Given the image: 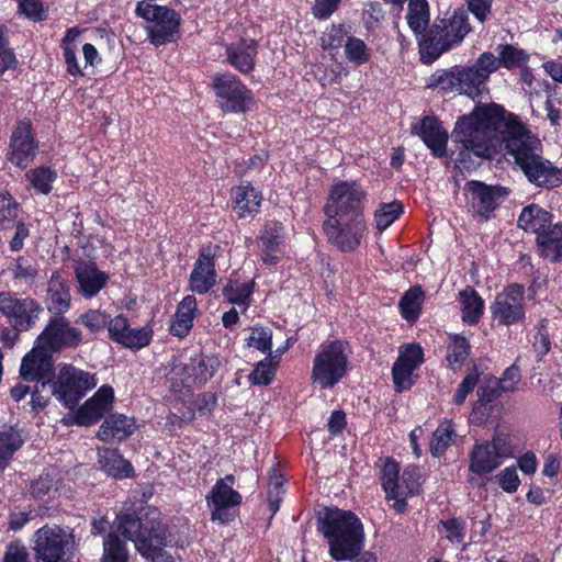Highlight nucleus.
Here are the masks:
<instances>
[{"mask_svg": "<svg viewBox=\"0 0 562 562\" xmlns=\"http://www.w3.org/2000/svg\"><path fill=\"white\" fill-rule=\"evenodd\" d=\"M452 138L463 146L460 162L471 153L483 158L507 150L535 186L554 188L562 182V170L541 156L540 139L516 115L497 104L476 106L459 119Z\"/></svg>", "mask_w": 562, "mask_h": 562, "instance_id": "obj_1", "label": "nucleus"}, {"mask_svg": "<svg viewBox=\"0 0 562 562\" xmlns=\"http://www.w3.org/2000/svg\"><path fill=\"white\" fill-rule=\"evenodd\" d=\"M318 529L326 538L328 553L335 561H351L364 548L363 525L351 512L326 509L319 518Z\"/></svg>", "mask_w": 562, "mask_h": 562, "instance_id": "obj_2", "label": "nucleus"}, {"mask_svg": "<svg viewBox=\"0 0 562 562\" xmlns=\"http://www.w3.org/2000/svg\"><path fill=\"white\" fill-rule=\"evenodd\" d=\"M470 32L468 16L463 12H452L437 19L430 30L419 40L420 60L432 64L447 50L459 46Z\"/></svg>", "mask_w": 562, "mask_h": 562, "instance_id": "obj_3", "label": "nucleus"}, {"mask_svg": "<svg viewBox=\"0 0 562 562\" xmlns=\"http://www.w3.org/2000/svg\"><path fill=\"white\" fill-rule=\"evenodd\" d=\"M135 13L148 22L145 31L153 45L159 46L178 40L182 19L173 9L143 0L137 2Z\"/></svg>", "mask_w": 562, "mask_h": 562, "instance_id": "obj_4", "label": "nucleus"}, {"mask_svg": "<svg viewBox=\"0 0 562 562\" xmlns=\"http://www.w3.org/2000/svg\"><path fill=\"white\" fill-rule=\"evenodd\" d=\"M348 356L340 340L323 344L313 359L312 383L322 389L334 387L347 373Z\"/></svg>", "mask_w": 562, "mask_h": 562, "instance_id": "obj_5", "label": "nucleus"}, {"mask_svg": "<svg viewBox=\"0 0 562 562\" xmlns=\"http://www.w3.org/2000/svg\"><path fill=\"white\" fill-rule=\"evenodd\" d=\"M97 384L98 379L94 373L86 372L71 364H64L59 368L56 381L52 385V393L63 405L72 408Z\"/></svg>", "mask_w": 562, "mask_h": 562, "instance_id": "obj_6", "label": "nucleus"}, {"mask_svg": "<svg viewBox=\"0 0 562 562\" xmlns=\"http://www.w3.org/2000/svg\"><path fill=\"white\" fill-rule=\"evenodd\" d=\"M216 102L222 111L244 113L250 110L254 98L251 91L234 75L222 74L213 77Z\"/></svg>", "mask_w": 562, "mask_h": 562, "instance_id": "obj_7", "label": "nucleus"}, {"mask_svg": "<svg viewBox=\"0 0 562 562\" xmlns=\"http://www.w3.org/2000/svg\"><path fill=\"white\" fill-rule=\"evenodd\" d=\"M512 454L509 438L505 434H496L492 441H481L473 446L470 453V471L486 474L497 469L503 460Z\"/></svg>", "mask_w": 562, "mask_h": 562, "instance_id": "obj_8", "label": "nucleus"}, {"mask_svg": "<svg viewBox=\"0 0 562 562\" xmlns=\"http://www.w3.org/2000/svg\"><path fill=\"white\" fill-rule=\"evenodd\" d=\"M493 321L509 326L521 322L525 317V289L519 284H510L499 292L491 305Z\"/></svg>", "mask_w": 562, "mask_h": 562, "instance_id": "obj_9", "label": "nucleus"}, {"mask_svg": "<svg viewBox=\"0 0 562 562\" xmlns=\"http://www.w3.org/2000/svg\"><path fill=\"white\" fill-rule=\"evenodd\" d=\"M493 72H495V61L490 52L481 54L471 66L456 67L458 93L469 97L481 94Z\"/></svg>", "mask_w": 562, "mask_h": 562, "instance_id": "obj_10", "label": "nucleus"}, {"mask_svg": "<svg viewBox=\"0 0 562 562\" xmlns=\"http://www.w3.org/2000/svg\"><path fill=\"white\" fill-rule=\"evenodd\" d=\"M234 484L235 476L228 474L220 479L206 495L213 521L225 524L233 519L232 508L239 506L243 499L239 492L233 488Z\"/></svg>", "mask_w": 562, "mask_h": 562, "instance_id": "obj_11", "label": "nucleus"}, {"mask_svg": "<svg viewBox=\"0 0 562 562\" xmlns=\"http://www.w3.org/2000/svg\"><path fill=\"white\" fill-rule=\"evenodd\" d=\"M363 189L356 182L342 181L333 186L325 206L329 218L360 215V205L364 199Z\"/></svg>", "mask_w": 562, "mask_h": 562, "instance_id": "obj_12", "label": "nucleus"}, {"mask_svg": "<svg viewBox=\"0 0 562 562\" xmlns=\"http://www.w3.org/2000/svg\"><path fill=\"white\" fill-rule=\"evenodd\" d=\"M328 239L342 251H351L360 245L366 225L361 215L333 217L324 223Z\"/></svg>", "mask_w": 562, "mask_h": 562, "instance_id": "obj_13", "label": "nucleus"}, {"mask_svg": "<svg viewBox=\"0 0 562 562\" xmlns=\"http://www.w3.org/2000/svg\"><path fill=\"white\" fill-rule=\"evenodd\" d=\"M71 543V536L64 529L43 527L35 533L36 558L43 562H61Z\"/></svg>", "mask_w": 562, "mask_h": 562, "instance_id": "obj_14", "label": "nucleus"}, {"mask_svg": "<svg viewBox=\"0 0 562 562\" xmlns=\"http://www.w3.org/2000/svg\"><path fill=\"white\" fill-rule=\"evenodd\" d=\"M114 390L110 385H102L80 406L72 416L66 418V424L90 426L99 422L113 407Z\"/></svg>", "mask_w": 562, "mask_h": 562, "instance_id": "obj_15", "label": "nucleus"}, {"mask_svg": "<svg viewBox=\"0 0 562 562\" xmlns=\"http://www.w3.org/2000/svg\"><path fill=\"white\" fill-rule=\"evenodd\" d=\"M464 190L472 210L483 218H487L509 194L505 187L488 186L481 181L468 182Z\"/></svg>", "mask_w": 562, "mask_h": 562, "instance_id": "obj_16", "label": "nucleus"}, {"mask_svg": "<svg viewBox=\"0 0 562 562\" xmlns=\"http://www.w3.org/2000/svg\"><path fill=\"white\" fill-rule=\"evenodd\" d=\"M80 341L81 331L70 326L65 317L52 319L36 339V342L50 353L77 346Z\"/></svg>", "mask_w": 562, "mask_h": 562, "instance_id": "obj_17", "label": "nucleus"}, {"mask_svg": "<svg viewBox=\"0 0 562 562\" xmlns=\"http://www.w3.org/2000/svg\"><path fill=\"white\" fill-rule=\"evenodd\" d=\"M41 311L42 308L33 299H20L10 292H0V313L14 326H30Z\"/></svg>", "mask_w": 562, "mask_h": 562, "instance_id": "obj_18", "label": "nucleus"}, {"mask_svg": "<svg viewBox=\"0 0 562 562\" xmlns=\"http://www.w3.org/2000/svg\"><path fill=\"white\" fill-rule=\"evenodd\" d=\"M37 151L29 121H21L12 133L9 160L19 168H26Z\"/></svg>", "mask_w": 562, "mask_h": 562, "instance_id": "obj_19", "label": "nucleus"}, {"mask_svg": "<svg viewBox=\"0 0 562 562\" xmlns=\"http://www.w3.org/2000/svg\"><path fill=\"white\" fill-rule=\"evenodd\" d=\"M216 249V246H207L201 250L189 279V289L193 293L205 294L215 285L217 274L214 256Z\"/></svg>", "mask_w": 562, "mask_h": 562, "instance_id": "obj_20", "label": "nucleus"}, {"mask_svg": "<svg viewBox=\"0 0 562 562\" xmlns=\"http://www.w3.org/2000/svg\"><path fill=\"white\" fill-rule=\"evenodd\" d=\"M117 530L128 540L135 543L136 550L146 558H153L160 555L161 552L157 548L158 541L157 535L146 536L142 531V522L138 518L131 515H122L117 517Z\"/></svg>", "mask_w": 562, "mask_h": 562, "instance_id": "obj_21", "label": "nucleus"}, {"mask_svg": "<svg viewBox=\"0 0 562 562\" xmlns=\"http://www.w3.org/2000/svg\"><path fill=\"white\" fill-rule=\"evenodd\" d=\"M50 352L35 342L33 349L22 359L20 374L26 382L41 383V387L45 389L47 382L44 380L52 371Z\"/></svg>", "mask_w": 562, "mask_h": 562, "instance_id": "obj_22", "label": "nucleus"}, {"mask_svg": "<svg viewBox=\"0 0 562 562\" xmlns=\"http://www.w3.org/2000/svg\"><path fill=\"white\" fill-rule=\"evenodd\" d=\"M218 367L220 360L216 357L201 355L190 359V363L182 368L176 367L173 372L178 375L182 371V383L188 386L191 383L202 385L215 374Z\"/></svg>", "mask_w": 562, "mask_h": 562, "instance_id": "obj_23", "label": "nucleus"}, {"mask_svg": "<svg viewBox=\"0 0 562 562\" xmlns=\"http://www.w3.org/2000/svg\"><path fill=\"white\" fill-rule=\"evenodd\" d=\"M422 484V473L417 467H408L394 483L393 491L385 492L387 499H394L393 507L397 513L406 508V497L417 494Z\"/></svg>", "mask_w": 562, "mask_h": 562, "instance_id": "obj_24", "label": "nucleus"}, {"mask_svg": "<svg viewBox=\"0 0 562 562\" xmlns=\"http://www.w3.org/2000/svg\"><path fill=\"white\" fill-rule=\"evenodd\" d=\"M231 199L233 211L239 218L255 216L262 202L261 193L249 183L233 188Z\"/></svg>", "mask_w": 562, "mask_h": 562, "instance_id": "obj_25", "label": "nucleus"}, {"mask_svg": "<svg viewBox=\"0 0 562 562\" xmlns=\"http://www.w3.org/2000/svg\"><path fill=\"white\" fill-rule=\"evenodd\" d=\"M284 235L283 226L274 221L267 222L260 235L262 255L265 265H276L282 256V240Z\"/></svg>", "mask_w": 562, "mask_h": 562, "instance_id": "obj_26", "label": "nucleus"}, {"mask_svg": "<svg viewBox=\"0 0 562 562\" xmlns=\"http://www.w3.org/2000/svg\"><path fill=\"white\" fill-rule=\"evenodd\" d=\"M80 293L86 297L95 296L108 283L109 276L99 270L94 262H80L76 267Z\"/></svg>", "mask_w": 562, "mask_h": 562, "instance_id": "obj_27", "label": "nucleus"}, {"mask_svg": "<svg viewBox=\"0 0 562 562\" xmlns=\"http://www.w3.org/2000/svg\"><path fill=\"white\" fill-rule=\"evenodd\" d=\"M417 134L435 156L446 155L448 133L436 117H424Z\"/></svg>", "mask_w": 562, "mask_h": 562, "instance_id": "obj_28", "label": "nucleus"}, {"mask_svg": "<svg viewBox=\"0 0 562 562\" xmlns=\"http://www.w3.org/2000/svg\"><path fill=\"white\" fill-rule=\"evenodd\" d=\"M257 43L254 40H243L227 47V60L240 72H249L255 65Z\"/></svg>", "mask_w": 562, "mask_h": 562, "instance_id": "obj_29", "label": "nucleus"}, {"mask_svg": "<svg viewBox=\"0 0 562 562\" xmlns=\"http://www.w3.org/2000/svg\"><path fill=\"white\" fill-rule=\"evenodd\" d=\"M552 224V215L539 205L530 204L522 209L517 225L526 232L540 236Z\"/></svg>", "mask_w": 562, "mask_h": 562, "instance_id": "obj_30", "label": "nucleus"}, {"mask_svg": "<svg viewBox=\"0 0 562 562\" xmlns=\"http://www.w3.org/2000/svg\"><path fill=\"white\" fill-rule=\"evenodd\" d=\"M461 319L463 324L476 325L484 313V301L475 290L467 288L459 292Z\"/></svg>", "mask_w": 562, "mask_h": 562, "instance_id": "obj_31", "label": "nucleus"}, {"mask_svg": "<svg viewBox=\"0 0 562 562\" xmlns=\"http://www.w3.org/2000/svg\"><path fill=\"white\" fill-rule=\"evenodd\" d=\"M48 310L54 313H64L70 306V293L66 281L58 272H54L47 288Z\"/></svg>", "mask_w": 562, "mask_h": 562, "instance_id": "obj_32", "label": "nucleus"}, {"mask_svg": "<svg viewBox=\"0 0 562 562\" xmlns=\"http://www.w3.org/2000/svg\"><path fill=\"white\" fill-rule=\"evenodd\" d=\"M536 240L544 258L554 262L562 260V224H551Z\"/></svg>", "mask_w": 562, "mask_h": 562, "instance_id": "obj_33", "label": "nucleus"}, {"mask_svg": "<svg viewBox=\"0 0 562 562\" xmlns=\"http://www.w3.org/2000/svg\"><path fill=\"white\" fill-rule=\"evenodd\" d=\"M196 312V300L193 295H187L179 303L170 331L177 337L186 336L192 325Z\"/></svg>", "mask_w": 562, "mask_h": 562, "instance_id": "obj_34", "label": "nucleus"}, {"mask_svg": "<svg viewBox=\"0 0 562 562\" xmlns=\"http://www.w3.org/2000/svg\"><path fill=\"white\" fill-rule=\"evenodd\" d=\"M134 430V422L122 414H113L101 424L98 430V438L109 441L112 438H125Z\"/></svg>", "mask_w": 562, "mask_h": 562, "instance_id": "obj_35", "label": "nucleus"}, {"mask_svg": "<svg viewBox=\"0 0 562 562\" xmlns=\"http://www.w3.org/2000/svg\"><path fill=\"white\" fill-rule=\"evenodd\" d=\"M102 469L114 477H130L134 474L132 464L116 451L109 448L98 450Z\"/></svg>", "mask_w": 562, "mask_h": 562, "instance_id": "obj_36", "label": "nucleus"}, {"mask_svg": "<svg viewBox=\"0 0 562 562\" xmlns=\"http://www.w3.org/2000/svg\"><path fill=\"white\" fill-rule=\"evenodd\" d=\"M406 20L409 29L418 40H422L429 24L428 2L426 0H411L407 8Z\"/></svg>", "mask_w": 562, "mask_h": 562, "instance_id": "obj_37", "label": "nucleus"}, {"mask_svg": "<svg viewBox=\"0 0 562 562\" xmlns=\"http://www.w3.org/2000/svg\"><path fill=\"white\" fill-rule=\"evenodd\" d=\"M496 52L498 54L497 57L492 53V58L495 61V71L499 67L506 69L521 67L528 61V55L522 49L510 44L498 45Z\"/></svg>", "mask_w": 562, "mask_h": 562, "instance_id": "obj_38", "label": "nucleus"}, {"mask_svg": "<svg viewBox=\"0 0 562 562\" xmlns=\"http://www.w3.org/2000/svg\"><path fill=\"white\" fill-rule=\"evenodd\" d=\"M23 441L20 430L13 427L0 431V471L4 469L12 454L21 448Z\"/></svg>", "mask_w": 562, "mask_h": 562, "instance_id": "obj_39", "label": "nucleus"}, {"mask_svg": "<svg viewBox=\"0 0 562 562\" xmlns=\"http://www.w3.org/2000/svg\"><path fill=\"white\" fill-rule=\"evenodd\" d=\"M456 436L454 425L451 420L442 422L434 431L429 450L434 457L441 456L447 448L451 445Z\"/></svg>", "mask_w": 562, "mask_h": 562, "instance_id": "obj_40", "label": "nucleus"}, {"mask_svg": "<svg viewBox=\"0 0 562 562\" xmlns=\"http://www.w3.org/2000/svg\"><path fill=\"white\" fill-rule=\"evenodd\" d=\"M344 54L349 63L361 66L371 59L372 50L361 38L349 36L345 43Z\"/></svg>", "mask_w": 562, "mask_h": 562, "instance_id": "obj_41", "label": "nucleus"}, {"mask_svg": "<svg viewBox=\"0 0 562 562\" xmlns=\"http://www.w3.org/2000/svg\"><path fill=\"white\" fill-rule=\"evenodd\" d=\"M423 301L424 292L420 288L414 286L406 291L400 302L403 317L408 322L416 321L419 316Z\"/></svg>", "mask_w": 562, "mask_h": 562, "instance_id": "obj_42", "label": "nucleus"}, {"mask_svg": "<svg viewBox=\"0 0 562 562\" xmlns=\"http://www.w3.org/2000/svg\"><path fill=\"white\" fill-rule=\"evenodd\" d=\"M13 279L20 285H32L38 274V270L33 260L19 257L14 260L10 268Z\"/></svg>", "mask_w": 562, "mask_h": 562, "instance_id": "obj_43", "label": "nucleus"}, {"mask_svg": "<svg viewBox=\"0 0 562 562\" xmlns=\"http://www.w3.org/2000/svg\"><path fill=\"white\" fill-rule=\"evenodd\" d=\"M128 555L124 542L115 535L109 533L103 539L101 562H127Z\"/></svg>", "mask_w": 562, "mask_h": 562, "instance_id": "obj_44", "label": "nucleus"}, {"mask_svg": "<svg viewBox=\"0 0 562 562\" xmlns=\"http://www.w3.org/2000/svg\"><path fill=\"white\" fill-rule=\"evenodd\" d=\"M456 67L436 70L426 82L427 88L441 92H458Z\"/></svg>", "mask_w": 562, "mask_h": 562, "instance_id": "obj_45", "label": "nucleus"}, {"mask_svg": "<svg viewBox=\"0 0 562 562\" xmlns=\"http://www.w3.org/2000/svg\"><path fill=\"white\" fill-rule=\"evenodd\" d=\"M470 344L464 336L450 335L447 360L452 367H460L470 353Z\"/></svg>", "mask_w": 562, "mask_h": 562, "instance_id": "obj_46", "label": "nucleus"}, {"mask_svg": "<svg viewBox=\"0 0 562 562\" xmlns=\"http://www.w3.org/2000/svg\"><path fill=\"white\" fill-rule=\"evenodd\" d=\"M56 177V172L46 167H38L26 173V178L32 187L43 194H48L52 191V184Z\"/></svg>", "mask_w": 562, "mask_h": 562, "instance_id": "obj_47", "label": "nucleus"}, {"mask_svg": "<svg viewBox=\"0 0 562 562\" xmlns=\"http://www.w3.org/2000/svg\"><path fill=\"white\" fill-rule=\"evenodd\" d=\"M251 293L252 282L238 283L229 281L223 290V295L229 303L244 305L245 307L248 305V300Z\"/></svg>", "mask_w": 562, "mask_h": 562, "instance_id": "obj_48", "label": "nucleus"}, {"mask_svg": "<svg viewBox=\"0 0 562 562\" xmlns=\"http://www.w3.org/2000/svg\"><path fill=\"white\" fill-rule=\"evenodd\" d=\"M277 367L278 360L265 359L259 361L252 372L249 374V381L254 385L270 384L274 378Z\"/></svg>", "mask_w": 562, "mask_h": 562, "instance_id": "obj_49", "label": "nucleus"}, {"mask_svg": "<svg viewBox=\"0 0 562 562\" xmlns=\"http://www.w3.org/2000/svg\"><path fill=\"white\" fill-rule=\"evenodd\" d=\"M347 37H349L344 25H331L321 36V46L325 50H334L345 47Z\"/></svg>", "mask_w": 562, "mask_h": 562, "instance_id": "obj_50", "label": "nucleus"}, {"mask_svg": "<svg viewBox=\"0 0 562 562\" xmlns=\"http://www.w3.org/2000/svg\"><path fill=\"white\" fill-rule=\"evenodd\" d=\"M19 205L13 198L3 191H0V225L8 229L11 223L18 218Z\"/></svg>", "mask_w": 562, "mask_h": 562, "instance_id": "obj_51", "label": "nucleus"}, {"mask_svg": "<svg viewBox=\"0 0 562 562\" xmlns=\"http://www.w3.org/2000/svg\"><path fill=\"white\" fill-rule=\"evenodd\" d=\"M247 347L259 350L260 352H269L272 348V331L267 327H252L247 339Z\"/></svg>", "mask_w": 562, "mask_h": 562, "instance_id": "obj_52", "label": "nucleus"}, {"mask_svg": "<svg viewBox=\"0 0 562 562\" xmlns=\"http://www.w3.org/2000/svg\"><path fill=\"white\" fill-rule=\"evenodd\" d=\"M401 213L402 206L400 203L392 202L382 204L374 213L376 227L380 231L386 229L395 222V220L400 216Z\"/></svg>", "mask_w": 562, "mask_h": 562, "instance_id": "obj_53", "label": "nucleus"}, {"mask_svg": "<svg viewBox=\"0 0 562 562\" xmlns=\"http://www.w3.org/2000/svg\"><path fill=\"white\" fill-rule=\"evenodd\" d=\"M18 60L13 49L9 46L8 30L0 25V72L3 74L9 69L16 67Z\"/></svg>", "mask_w": 562, "mask_h": 562, "instance_id": "obj_54", "label": "nucleus"}, {"mask_svg": "<svg viewBox=\"0 0 562 562\" xmlns=\"http://www.w3.org/2000/svg\"><path fill=\"white\" fill-rule=\"evenodd\" d=\"M151 339V330L146 327L127 328L121 345L131 349H140L147 346Z\"/></svg>", "mask_w": 562, "mask_h": 562, "instance_id": "obj_55", "label": "nucleus"}, {"mask_svg": "<svg viewBox=\"0 0 562 562\" xmlns=\"http://www.w3.org/2000/svg\"><path fill=\"white\" fill-rule=\"evenodd\" d=\"M284 492L285 490L283 477L273 471L272 474H270L268 483V502L272 513L278 512Z\"/></svg>", "mask_w": 562, "mask_h": 562, "instance_id": "obj_56", "label": "nucleus"}, {"mask_svg": "<svg viewBox=\"0 0 562 562\" xmlns=\"http://www.w3.org/2000/svg\"><path fill=\"white\" fill-rule=\"evenodd\" d=\"M92 333L104 329L109 323V315L100 310H90L82 314L78 321Z\"/></svg>", "mask_w": 562, "mask_h": 562, "instance_id": "obj_57", "label": "nucleus"}, {"mask_svg": "<svg viewBox=\"0 0 562 562\" xmlns=\"http://www.w3.org/2000/svg\"><path fill=\"white\" fill-rule=\"evenodd\" d=\"M416 368L412 364H406L396 360L393 366L392 374L393 381L398 391H402L409 386L411 375Z\"/></svg>", "mask_w": 562, "mask_h": 562, "instance_id": "obj_58", "label": "nucleus"}, {"mask_svg": "<svg viewBox=\"0 0 562 562\" xmlns=\"http://www.w3.org/2000/svg\"><path fill=\"white\" fill-rule=\"evenodd\" d=\"M19 9L22 14L34 21H42L46 18L47 10L41 0H20Z\"/></svg>", "mask_w": 562, "mask_h": 562, "instance_id": "obj_59", "label": "nucleus"}, {"mask_svg": "<svg viewBox=\"0 0 562 562\" xmlns=\"http://www.w3.org/2000/svg\"><path fill=\"white\" fill-rule=\"evenodd\" d=\"M498 485L504 492L514 493L517 491L520 480L517 470L513 467L506 468L496 476Z\"/></svg>", "mask_w": 562, "mask_h": 562, "instance_id": "obj_60", "label": "nucleus"}, {"mask_svg": "<svg viewBox=\"0 0 562 562\" xmlns=\"http://www.w3.org/2000/svg\"><path fill=\"white\" fill-rule=\"evenodd\" d=\"M400 476V465L394 460L387 459L383 465L381 480L384 492L393 491L394 483Z\"/></svg>", "mask_w": 562, "mask_h": 562, "instance_id": "obj_61", "label": "nucleus"}, {"mask_svg": "<svg viewBox=\"0 0 562 562\" xmlns=\"http://www.w3.org/2000/svg\"><path fill=\"white\" fill-rule=\"evenodd\" d=\"M128 326L130 324L126 317L122 315H117L112 319L109 318V323L106 325L111 339L119 344H122Z\"/></svg>", "mask_w": 562, "mask_h": 562, "instance_id": "obj_62", "label": "nucleus"}, {"mask_svg": "<svg viewBox=\"0 0 562 562\" xmlns=\"http://www.w3.org/2000/svg\"><path fill=\"white\" fill-rule=\"evenodd\" d=\"M477 381H479V375L476 372L469 373L460 383V385L453 396V402L457 405L463 404L468 394H470L473 391V389L475 387Z\"/></svg>", "mask_w": 562, "mask_h": 562, "instance_id": "obj_63", "label": "nucleus"}, {"mask_svg": "<svg viewBox=\"0 0 562 562\" xmlns=\"http://www.w3.org/2000/svg\"><path fill=\"white\" fill-rule=\"evenodd\" d=\"M341 0H315L312 14L318 20H327L337 10Z\"/></svg>", "mask_w": 562, "mask_h": 562, "instance_id": "obj_64", "label": "nucleus"}]
</instances>
